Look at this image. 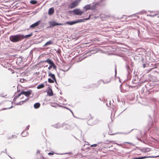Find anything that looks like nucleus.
I'll return each instance as SVG.
<instances>
[{
    "mask_svg": "<svg viewBox=\"0 0 159 159\" xmlns=\"http://www.w3.org/2000/svg\"><path fill=\"white\" fill-rule=\"evenodd\" d=\"M53 43V42L51 40H49L43 46V47H46L47 46H48L52 44Z\"/></svg>",
    "mask_w": 159,
    "mask_h": 159,
    "instance_id": "21",
    "label": "nucleus"
},
{
    "mask_svg": "<svg viewBox=\"0 0 159 159\" xmlns=\"http://www.w3.org/2000/svg\"><path fill=\"white\" fill-rule=\"evenodd\" d=\"M152 67H150V68H149L148 70H149V71L152 70V69H154V68H155L156 67V66H152Z\"/></svg>",
    "mask_w": 159,
    "mask_h": 159,
    "instance_id": "39",
    "label": "nucleus"
},
{
    "mask_svg": "<svg viewBox=\"0 0 159 159\" xmlns=\"http://www.w3.org/2000/svg\"><path fill=\"white\" fill-rule=\"evenodd\" d=\"M16 99H17L14 97L13 99V101L15 102V101H16Z\"/></svg>",
    "mask_w": 159,
    "mask_h": 159,
    "instance_id": "59",
    "label": "nucleus"
},
{
    "mask_svg": "<svg viewBox=\"0 0 159 159\" xmlns=\"http://www.w3.org/2000/svg\"><path fill=\"white\" fill-rule=\"evenodd\" d=\"M115 143V144H116L117 145H118V146H121V147H123V148H125V147H123V146H122V144H118V143Z\"/></svg>",
    "mask_w": 159,
    "mask_h": 159,
    "instance_id": "47",
    "label": "nucleus"
},
{
    "mask_svg": "<svg viewBox=\"0 0 159 159\" xmlns=\"http://www.w3.org/2000/svg\"><path fill=\"white\" fill-rule=\"evenodd\" d=\"M17 138V136H16L15 135H12L11 137L8 138V139H11L12 138Z\"/></svg>",
    "mask_w": 159,
    "mask_h": 159,
    "instance_id": "38",
    "label": "nucleus"
},
{
    "mask_svg": "<svg viewBox=\"0 0 159 159\" xmlns=\"http://www.w3.org/2000/svg\"><path fill=\"white\" fill-rule=\"evenodd\" d=\"M159 90V87H156V86H153L152 88V89H151L152 91H155L157 92Z\"/></svg>",
    "mask_w": 159,
    "mask_h": 159,
    "instance_id": "18",
    "label": "nucleus"
},
{
    "mask_svg": "<svg viewBox=\"0 0 159 159\" xmlns=\"http://www.w3.org/2000/svg\"><path fill=\"white\" fill-rule=\"evenodd\" d=\"M111 78H109L107 80H105V82H108V83H110L111 81Z\"/></svg>",
    "mask_w": 159,
    "mask_h": 159,
    "instance_id": "44",
    "label": "nucleus"
},
{
    "mask_svg": "<svg viewBox=\"0 0 159 159\" xmlns=\"http://www.w3.org/2000/svg\"><path fill=\"white\" fill-rule=\"evenodd\" d=\"M23 36L21 34H17L11 35L9 37L10 40L12 42L16 43L21 41L22 40Z\"/></svg>",
    "mask_w": 159,
    "mask_h": 159,
    "instance_id": "1",
    "label": "nucleus"
},
{
    "mask_svg": "<svg viewBox=\"0 0 159 159\" xmlns=\"http://www.w3.org/2000/svg\"><path fill=\"white\" fill-rule=\"evenodd\" d=\"M101 121L100 120L97 119L95 120L93 124H97Z\"/></svg>",
    "mask_w": 159,
    "mask_h": 159,
    "instance_id": "31",
    "label": "nucleus"
},
{
    "mask_svg": "<svg viewBox=\"0 0 159 159\" xmlns=\"http://www.w3.org/2000/svg\"><path fill=\"white\" fill-rule=\"evenodd\" d=\"M97 144H92L90 146V147H96L97 146Z\"/></svg>",
    "mask_w": 159,
    "mask_h": 159,
    "instance_id": "46",
    "label": "nucleus"
},
{
    "mask_svg": "<svg viewBox=\"0 0 159 159\" xmlns=\"http://www.w3.org/2000/svg\"><path fill=\"white\" fill-rule=\"evenodd\" d=\"M90 18V16H89L87 18H85L82 19H78L74 21H67L66 23L69 25H71L78 23L84 22L86 20L89 19Z\"/></svg>",
    "mask_w": 159,
    "mask_h": 159,
    "instance_id": "3",
    "label": "nucleus"
},
{
    "mask_svg": "<svg viewBox=\"0 0 159 159\" xmlns=\"http://www.w3.org/2000/svg\"><path fill=\"white\" fill-rule=\"evenodd\" d=\"M104 0H95L94 2L91 4V10H94L99 6L103 5Z\"/></svg>",
    "mask_w": 159,
    "mask_h": 159,
    "instance_id": "2",
    "label": "nucleus"
},
{
    "mask_svg": "<svg viewBox=\"0 0 159 159\" xmlns=\"http://www.w3.org/2000/svg\"><path fill=\"white\" fill-rule=\"evenodd\" d=\"M49 24L50 26L48 27V28H50L51 27H54L56 26H62L63 25V23H57L55 20H52L49 22Z\"/></svg>",
    "mask_w": 159,
    "mask_h": 159,
    "instance_id": "5",
    "label": "nucleus"
},
{
    "mask_svg": "<svg viewBox=\"0 0 159 159\" xmlns=\"http://www.w3.org/2000/svg\"><path fill=\"white\" fill-rule=\"evenodd\" d=\"M81 0H75L72 2L70 4V8L72 9L76 7L78 3L81 2Z\"/></svg>",
    "mask_w": 159,
    "mask_h": 159,
    "instance_id": "7",
    "label": "nucleus"
},
{
    "mask_svg": "<svg viewBox=\"0 0 159 159\" xmlns=\"http://www.w3.org/2000/svg\"><path fill=\"white\" fill-rule=\"evenodd\" d=\"M98 50H95L89 52V53H88L87 54H86V56H85V57L88 56H90L91 54L96 53L98 52Z\"/></svg>",
    "mask_w": 159,
    "mask_h": 159,
    "instance_id": "12",
    "label": "nucleus"
},
{
    "mask_svg": "<svg viewBox=\"0 0 159 159\" xmlns=\"http://www.w3.org/2000/svg\"><path fill=\"white\" fill-rule=\"evenodd\" d=\"M124 143L129 144H131V143L128 142H125Z\"/></svg>",
    "mask_w": 159,
    "mask_h": 159,
    "instance_id": "60",
    "label": "nucleus"
},
{
    "mask_svg": "<svg viewBox=\"0 0 159 159\" xmlns=\"http://www.w3.org/2000/svg\"><path fill=\"white\" fill-rule=\"evenodd\" d=\"M50 65L48 67V69L49 70H50L52 68H53V69L55 70H56L57 69V66L54 63L53 61L51 62L50 64H49Z\"/></svg>",
    "mask_w": 159,
    "mask_h": 159,
    "instance_id": "11",
    "label": "nucleus"
},
{
    "mask_svg": "<svg viewBox=\"0 0 159 159\" xmlns=\"http://www.w3.org/2000/svg\"><path fill=\"white\" fill-rule=\"evenodd\" d=\"M52 80H54V82H55V81H57V80H56V77H55L53 79H52Z\"/></svg>",
    "mask_w": 159,
    "mask_h": 159,
    "instance_id": "55",
    "label": "nucleus"
},
{
    "mask_svg": "<svg viewBox=\"0 0 159 159\" xmlns=\"http://www.w3.org/2000/svg\"><path fill=\"white\" fill-rule=\"evenodd\" d=\"M25 131H23L21 133V135L23 137L27 136L29 134L27 132H25Z\"/></svg>",
    "mask_w": 159,
    "mask_h": 159,
    "instance_id": "26",
    "label": "nucleus"
},
{
    "mask_svg": "<svg viewBox=\"0 0 159 159\" xmlns=\"http://www.w3.org/2000/svg\"><path fill=\"white\" fill-rule=\"evenodd\" d=\"M149 157H151V158H157L158 157H159V155L157 156H149Z\"/></svg>",
    "mask_w": 159,
    "mask_h": 159,
    "instance_id": "48",
    "label": "nucleus"
},
{
    "mask_svg": "<svg viewBox=\"0 0 159 159\" xmlns=\"http://www.w3.org/2000/svg\"><path fill=\"white\" fill-rule=\"evenodd\" d=\"M126 68L127 70L128 73V74H130L131 72V70L130 68V66L126 64Z\"/></svg>",
    "mask_w": 159,
    "mask_h": 159,
    "instance_id": "23",
    "label": "nucleus"
},
{
    "mask_svg": "<svg viewBox=\"0 0 159 159\" xmlns=\"http://www.w3.org/2000/svg\"><path fill=\"white\" fill-rule=\"evenodd\" d=\"M149 66H150L149 65V64L147 62L146 64H143L142 66V67L143 68H145L146 67H148Z\"/></svg>",
    "mask_w": 159,
    "mask_h": 159,
    "instance_id": "28",
    "label": "nucleus"
},
{
    "mask_svg": "<svg viewBox=\"0 0 159 159\" xmlns=\"http://www.w3.org/2000/svg\"><path fill=\"white\" fill-rule=\"evenodd\" d=\"M33 33H31L30 34H27L26 35H24L23 34H22V35L23 36V37H22V39H24L25 38H28L29 37H30V36H32L33 35Z\"/></svg>",
    "mask_w": 159,
    "mask_h": 159,
    "instance_id": "19",
    "label": "nucleus"
},
{
    "mask_svg": "<svg viewBox=\"0 0 159 159\" xmlns=\"http://www.w3.org/2000/svg\"><path fill=\"white\" fill-rule=\"evenodd\" d=\"M22 104H23V103H22V101H21L18 103H15V104L17 105H21Z\"/></svg>",
    "mask_w": 159,
    "mask_h": 159,
    "instance_id": "43",
    "label": "nucleus"
},
{
    "mask_svg": "<svg viewBox=\"0 0 159 159\" xmlns=\"http://www.w3.org/2000/svg\"><path fill=\"white\" fill-rule=\"evenodd\" d=\"M30 125H28V126L25 129V131H26L27 130H28L29 129V126H30Z\"/></svg>",
    "mask_w": 159,
    "mask_h": 159,
    "instance_id": "50",
    "label": "nucleus"
},
{
    "mask_svg": "<svg viewBox=\"0 0 159 159\" xmlns=\"http://www.w3.org/2000/svg\"><path fill=\"white\" fill-rule=\"evenodd\" d=\"M52 126L58 129L61 127H62V124H60L57 123L56 125H52Z\"/></svg>",
    "mask_w": 159,
    "mask_h": 159,
    "instance_id": "16",
    "label": "nucleus"
},
{
    "mask_svg": "<svg viewBox=\"0 0 159 159\" xmlns=\"http://www.w3.org/2000/svg\"><path fill=\"white\" fill-rule=\"evenodd\" d=\"M135 15H136L135 14H133L132 15H130V16H129V17H132L133 16Z\"/></svg>",
    "mask_w": 159,
    "mask_h": 159,
    "instance_id": "57",
    "label": "nucleus"
},
{
    "mask_svg": "<svg viewBox=\"0 0 159 159\" xmlns=\"http://www.w3.org/2000/svg\"><path fill=\"white\" fill-rule=\"evenodd\" d=\"M150 151V148H143L141 149V151L143 152H148Z\"/></svg>",
    "mask_w": 159,
    "mask_h": 159,
    "instance_id": "17",
    "label": "nucleus"
},
{
    "mask_svg": "<svg viewBox=\"0 0 159 159\" xmlns=\"http://www.w3.org/2000/svg\"><path fill=\"white\" fill-rule=\"evenodd\" d=\"M108 134L109 135H114V134H117V133H114V134H110L109 132H108Z\"/></svg>",
    "mask_w": 159,
    "mask_h": 159,
    "instance_id": "56",
    "label": "nucleus"
},
{
    "mask_svg": "<svg viewBox=\"0 0 159 159\" xmlns=\"http://www.w3.org/2000/svg\"><path fill=\"white\" fill-rule=\"evenodd\" d=\"M40 104L39 103L37 102L36 103H35L34 104V108L38 109L39 107H40Z\"/></svg>",
    "mask_w": 159,
    "mask_h": 159,
    "instance_id": "24",
    "label": "nucleus"
},
{
    "mask_svg": "<svg viewBox=\"0 0 159 159\" xmlns=\"http://www.w3.org/2000/svg\"><path fill=\"white\" fill-rule=\"evenodd\" d=\"M48 82L50 83H54V80H53L52 79H51L50 78H49L48 79Z\"/></svg>",
    "mask_w": 159,
    "mask_h": 159,
    "instance_id": "35",
    "label": "nucleus"
},
{
    "mask_svg": "<svg viewBox=\"0 0 159 159\" xmlns=\"http://www.w3.org/2000/svg\"><path fill=\"white\" fill-rule=\"evenodd\" d=\"M54 154V152H49L48 153V155L49 156L52 155Z\"/></svg>",
    "mask_w": 159,
    "mask_h": 159,
    "instance_id": "49",
    "label": "nucleus"
},
{
    "mask_svg": "<svg viewBox=\"0 0 159 159\" xmlns=\"http://www.w3.org/2000/svg\"><path fill=\"white\" fill-rule=\"evenodd\" d=\"M29 98L28 97V98H27L25 100V102H27L29 100Z\"/></svg>",
    "mask_w": 159,
    "mask_h": 159,
    "instance_id": "58",
    "label": "nucleus"
},
{
    "mask_svg": "<svg viewBox=\"0 0 159 159\" xmlns=\"http://www.w3.org/2000/svg\"><path fill=\"white\" fill-rule=\"evenodd\" d=\"M154 86L153 82L151 83H149L145 85L147 90L149 91V90H151L152 88Z\"/></svg>",
    "mask_w": 159,
    "mask_h": 159,
    "instance_id": "8",
    "label": "nucleus"
},
{
    "mask_svg": "<svg viewBox=\"0 0 159 159\" xmlns=\"http://www.w3.org/2000/svg\"><path fill=\"white\" fill-rule=\"evenodd\" d=\"M147 12V11H145L144 10H143L142 11H140L139 12V14H143V13H146Z\"/></svg>",
    "mask_w": 159,
    "mask_h": 159,
    "instance_id": "42",
    "label": "nucleus"
},
{
    "mask_svg": "<svg viewBox=\"0 0 159 159\" xmlns=\"http://www.w3.org/2000/svg\"><path fill=\"white\" fill-rule=\"evenodd\" d=\"M6 96V95H4L2 93L0 94V96L1 97H4Z\"/></svg>",
    "mask_w": 159,
    "mask_h": 159,
    "instance_id": "53",
    "label": "nucleus"
},
{
    "mask_svg": "<svg viewBox=\"0 0 159 159\" xmlns=\"http://www.w3.org/2000/svg\"><path fill=\"white\" fill-rule=\"evenodd\" d=\"M90 88L93 89L96 88L98 86L95 84H92L90 85Z\"/></svg>",
    "mask_w": 159,
    "mask_h": 159,
    "instance_id": "30",
    "label": "nucleus"
},
{
    "mask_svg": "<svg viewBox=\"0 0 159 159\" xmlns=\"http://www.w3.org/2000/svg\"><path fill=\"white\" fill-rule=\"evenodd\" d=\"M44 61L45 62H47L49 64H50V63H51V62H52L53 61L49 59H48Z\"/></svg>",
    "mask_w": 159,
    "mask_h": 159,
    "instance_id": "33",
    "label": "nucleus"
},
{
    "mask_svg": "<svg viewBox=\"0 0 159 159\" xmlns=\"http://www.w3.org/2000/svg\"><path fill=\"white\" fill-rule=\"evenodd\" d=\"M115 76L116 77V67H115Z\"/></svg>",
    "mask_w": 159,
    "mask_h": 159,
    "instance_id": "54",
    "label": "nucleus"
},
{
    "mask_svg": "<svg viewBox=\"0 0 159 159\" xmlns=\"http://www.w3.org/2000/svg\"><path fill=\"white\" fill-rule=\"evenodd\" d=\"M66 66L64 67V69H61V70H62L63 71H68L70 68V67H69L68 68H67V69L66 68Z\"/></svg>",
    "mask_w": 159,
    "mask_h": 159,
    "instance_id": "34",
    "label": "nucleus"
},
{
    "mask_svg": "<svg viewBox=\"0 0 159 159\" xmlns=\"http://www.w3.org/2000/svg\"><path fill=\"white\" fill-rule=\"evenodd\" d=\"M132 82L133 83H138V81H136L135 79H134L132 81Z\"/></svg>",
    "mask_w": 159,
    "mask_h": 159,
    "instance_id": "40",
    "label": "nucleus"
},
{
    "mask_svg": "<svg viewBox=\"0 0 159 159\" xmlns=\"http://www.w3.org/2000/svg\"><path fill=\"white\" fill-rule=\"evenodd\" d=\"M12 107H13L12 106V105H11V106L10 107H8V108H4L3 110H5V109H10V108H12Z\"/></svg>",
    "mask_w": 159,
    "mask_h": 159,
    "instance_id": "51",
    "label": "nucleus"
},
{
    "mask_svg": "<svg viewBox=\"0 0 159 159\" xmlns=\"http://www.w3.org/2000/svg\"><path fill=\"white\" fill-rule=\"evenodd\" d=\"M59 107H63V108H66V109L68 110H69L71 112V113H72V115L73 116L76 118V117L74 115V113L73 112V111H71V110H70V108L66 107H65V106H61V105H59Z\"/></svg>",
    "mask_w": 159,
    "mask_h": 159,
    "instance_id": "25",
    "label": "nucleus"
},
{
    "mask_svg": "<svg viewBox=\"0 0 159 159\" xmlns=\"http://www.w3.org/2000/svg\"><path fill=\"white\" fill-rule=\"evenodd\" d=\"M44 87V84H41L37 86V88L38 89H39L43 88Z\"/></svg>",
    "mask_w": 159,
    "mask_h": 159,
    "instance_id": "29",
    "label": "nucleus"
},
{
    "mask_svg": "<svg viewBox=\"0 0 159 159\" xmlns=\"http://www.w3.org/2000/svg\"><path fill=\"white\" fill-rule=\"evenodd\" d=\"M154 110H153L154 112L155 113L156 112L155 109L157 108L156 105L155 104H154Z\"/></svg>",
    "mask_w": 159,
    "mask_h": 159,
    "instance_id": "41",
    "label": "nucleus"
},
{
    "mask_svg": "<svg viewBox=\"0 0 159 159\" xmlns=\"http://www.w3.org/2000/svg\"><path fill=\"white\" fill-rule=\"evenodd\" d=\"M56 154H58V155H64V154H70V155H73V154L71 152H66V153H57Z\"/></svg>",
    "mask_w": 159,
    "mask_h": 159,
    "instance_id": "32",
    "label": "nucleus"
},
{
    "mask_svg": "<svg viewBox=\"0 0 159 159\" xmlns=\"http://www.w3.org/2000/svg\"><path fill=\"white\" fill-rule=\"evenodd\" d=\"M84 8L85 9V11H87L89 10H91V4H87L84 7Z\"/></svg>",
    "mask_w": 159,
    "mask_h": 159,
    "instance_id": "15",
    "label": "nucleus"
},
{
    "mask_svg": "<svg viewBox=\"0 0 159 159\" xmlns=\"http://www.w3.org/2000/svg\"><path fill=\"white\" fill-rule=\"evenodd\" d=\"M101 81H102L104 84H107L108 83V82H105V80H101Z\"/></svg>",
    "mask_w": 159,
    "mask_h": 159,
    "instance_id": "52",
    "label": "nucleus"
},
{
    "mask_svg": "<svg viewBox=\"0 0 159 159\" xmlns=\"http://www.w3.org/2000/svg\"><path fill=\"white\" fill-rule=\"evenodd\" d=\"M152 124H153V122H152V121L151 122V126H152V125H153Z\"/></svg>",
    "mask_w": 159,
    "mask_h": 159,
    "instance_id": "62",
    "label": "nucleus"
},
{
    "mask_svg": "<svg viewBox=\"0 0 159 159\" xmlns=\"http://www.w3.org/2000/svg\"><path fill=\"white\" fill-rule=\"evenodd\" d=\"M130 144L132 146H135V145L133 143H131V144Z\"/></svg>",
    "mask_w": 159,
    "mask_h": 159,
    "instance_id": "64",
    "label": "nucleus"
},
{
    "mask_svg": "<svg viewBox=\"0 0 159 159\" xmlns=\"http://www.w3.org/2000/svg\"><path fill=\"white\" fill-rule=\"evenodd\" d=\"M37 3V1L35 0H32L30 2V3L32 5H35Z\"/></svg>",
    "mask_w": 159,
    "mask_h": 159,
    "instance_id": "27",
    "label": "nucleus"
},
{
    "mask_svg": "<svg viewBox=\"0 0 159 159\" xmlns=\"http://www.w3.org/2000/svg\"><path fill=\"white\" fill-rule=\"evenodd\" d=\"M49 90L47 92V94L49 96H52L53 95V92L51 89L49 87Z\"/></svg>",
    "mask_w": 159,
    "mask_h": 159,
    "instance_id": "14",
    "label": "nucleus"
},
{
    "mask_svg": "<svg viewBox=\"0 0 159 159\" xmlns=\"http://www.w3.org/2000/svg\"><path fill=\"white\" fill-rule=\"evenodd\" d=\"M48 76L50 77L52 79H53L55 77V75L54 74L52 73L50 71L48 70Z\"/></svg>",
    "mask_w": 159,
    "mask_h": 159,
    "instance_id": "20",
    "label": "nucleus"
},
{
    "mask_svg": "<svg viewBox=\"0 0 159 159\" xmlns=\"http://www.w3.org/2000/svg\"><path fill=\"white\" fill-rule=\"evenodd\" d=\"M98 50L96 47H93V48H92L90 49L89 50V52L90 51H92L94 50Z\"/></svg>",
    "mask_w": 159,
    "mask_h": 159,
    "instance_id": "36",
    "label": "nucleus"
},
{
    "mask_svg": "<svg viewBox=\"0 0 159 159\" xmlns=\"http://www.w3.org/2000/svg\"><path fill=\"white\" fill-rule=\"evenodd\" d=\"M72 11L74 14L77 15H81L84 13V11H81L79 9H75L73 11H70L69 12Z\"/></svg>",
    "mask_w": 159,
    "mask_h": 159,
    "instance_id": "6",
    "label": "nucleus"
},
{
    "mask_svg": "<svg viewBox=\"0 0 159 159\" xmlns=\"http://www.w3.org/2000/svg\"><path fill=\"white\" fill-rule=\"evenodd\" d=\"M54 12V9L53 7L50 8L48 11V14L49 16L52 15L53 14Z\"/></svg>",
    "mask_w": 159,
    "mask_h": 159,
    "instance_id": "13",
    "label": "nucleus"
},
{
    "mask_svg": "<svg viewBox=\"0 0 159 159\" xmlns=\"http://www.w3.org/2000/svg\"><path fill=\"white\" fill-rule=\"evenodd\" d=\"M23 95H25L27 97H28L32 93V91L31 90H29L27 91H25L23 90Z\"/></svg>",
    "mask_w": 159,
    "mask_h": 159,
    "instance_id": "10",
    "label": "nucleus"
},
{
    "mask_svg": "<svg viewBox=\"0 0 159 159\" xmlns=\"http://www.w3.org/2000/svg\"><path fill=\"white\" fill-rule=\"evenodd\" d=\"M110 103H111V101H110L108 104L107 103H106V105L107 107H111V104Z\"/></svg>",
    "mask_w": 159,
    "mask_h": 159,
    "instance_id": "37",
    "label": "nucleus"
},
{
    "mask_svg": "<svg viewBox=\"0 0 159 159\" xmlns=\"http://www.w3.org/2000/svg\"><path fill=\"white\" fill-rule=\"evenodd\" d=\"M149 156H142L139 157H134L131 159H143L149 157Z\"/></svg>",
    "mask_w": 159,
    "mask_h": 159,
    "instance_id": "22",
    "label": "nucleus"
},
{
    "mask_svg": "<svg viewBox=\"0 0 159 159\" xmlns=\"http://www.w3.org/2000/svg\"><path fill=\"white\" fill-rule=\"evenodd\" d=\"M15 97L16 98V99H17L19 97H18V95H17V96L16 95V96H15Z\"/></svg>",
    "mask_w": 159,
    "mask_h": 159,
    "instance_id": "63",
    "label": "nucleus"
},
{
    "mask_svg": "<svg viewBox=\"0 0 159 159\" xmlns=\"http://www.w3.org/2000/svg\"><path fill=\"white\" fill-rule=\"evenodd\" d=\"M21 94H23V90H21V92L18 94V95H17L18 96V97H19L20 96V95H21Z\"/></svg>",
    "mask_w": 159,
    "mask_h": 159,
    "instance_id": "45",
    "label": "nucleus"
},
{
    "mask_svg": "<svg viewBox=\"0 0 159 159\" xmlns=\"http://www.w3.org/2000/svg\"><path fill=\"white\" fill-rule=\"evenodd\" d=\"M120 90H121V92H122V93H124L125 92L124 91V90L123 89H120Z\"/></svg>",
    "mask_w": 159,
    "mask_h": 159,
    "instance_id": "61",
    "label": "nucleus"
},
{
    "mask_svg": "<svg viewBox=\"0 0 159 159\" xmlns=\"http://www.w3.org/2000/svg\"><path fill=\"white\" fill-rule=\"evenodd\" d=\"M40 23L41 21L40 20H39L31 25L29 27V28L34 29L38 26L40 24Z\"/></svg>",
    "mask_w": 159,
    "mask_h": 159,
    "instance_id": "9",
    "label": "nucleus"
},
{
    "mask_svg": "<svg viewBox=\"0 0 159 159\" xmlns=\"http://www.w3.org/2000/svg\"><path fill=\"white\" fill-rule=\"evenodd\" d=\"M76 126V125L74 123L72 124L71 125H70L64 123L62 124V127H64V129H65L67 130H71L75 126Z\"/></svg>",
    "mask_w": 159,
    "mask_h": 159,
    "instance_id": "4",
    "label": "nucleus"
}]
</instances>
